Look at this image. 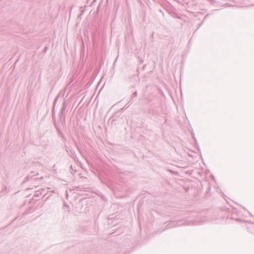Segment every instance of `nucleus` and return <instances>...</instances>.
I'll list each match as a JSON object with an SVG mask.
<instances>
[{
  "label": "nucleus",
  "instance_id": "nucleus-5",
  "mask_svg": "<svg viewBox=\"0 0 254 254\" xmlns=\"http://www.w3.org/2000/svg\"><path fill=\"white\" fill-rule=\"evenodd\" d=\"M242 222L249 223H251V224L254 223V222H252V221H249V220H244V221H242Z\"/></svg>",
  "mask_w": 254,
  "mask_h": 254
},
{
  "label": "nucleus",
  "instance_id": "nucleus-2",
  "mask_svg": "<svg viewBox=\"0 0 254 254\" xmlns=\"http://www.w3.org/2000/svg\"><path fill=\"white\" fill-rule=\"evenodd\" d=\"M228 218L239 222H242V221H244V220L241 219L237 217V214L236 210H234L232 213L228 216Z\"/></svg>",
  "mask_w": 254,
  "mask_h": 254
},
{
  "label": "nucleus",
  "instance_id": "nucleus-4",
  "mask_svg": "<svg viewBox=\"0 0 254 254\" xmlns=\"http://www.w3.org/2000/svg\"><path fill=\"white\" fill-rule=\"evenodd\" d=\"M207 16H208V15H206L204 17V19H203V21L201 22V23L199 24V26L198 27V28H199V27H200V26L203 24V23L204 21V20H205V19L206 18V17H207Z\"/></svg>",
  "mask_w": 254,
  "mask_h": 254
},
{
  "label": "nucleus",
  "instance_id": "nucleus-3",
  "mask_svg": "<svg viewBox=\"0 0 254 254\" xmlns=\"http://www.w3.org/2000/svg\"><path fill=\"white\" fill-rule=\"evenodd\" d=\"M137 92H136V91L134 92L132 94V96H131V100H132V99H133V98L136 97L137 96Z\"/></svg>",
  "mask_w": 254,
  "mask_h": 254
},
{
  "label": "nucleus",
  "instance_id": "nucleus-1",
  "mask_svg": "<svg viewBox=\"0 0 254 254\" xmlns=\"http://www.w3.org/2000/svg\"><path fill=\"white\" fill-rule=\"evenodd\" d=\"M197 222L195 221H189V220H183L179 221L175 223L174 222H171L167 225L168 228H172L174 227L181 226L182 225H196Z\"/></svg>",
  "mask_w": 254,
  "mask_h": 254
}]
</instances>
